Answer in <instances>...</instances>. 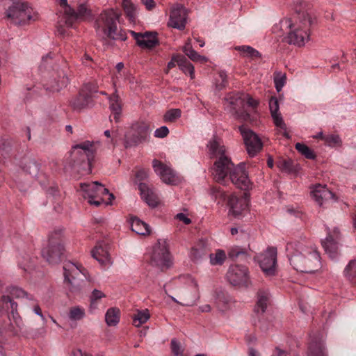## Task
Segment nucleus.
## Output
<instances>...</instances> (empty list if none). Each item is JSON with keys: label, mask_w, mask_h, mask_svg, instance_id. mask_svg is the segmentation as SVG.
<instances>
[{"label": "nucleus", "mask_w": 356, "mask_h": 356, "mask_svg": "<svg viewBox=\"0 0 356 356\" xmlns=\"http://www.w3.org/2000/svg\"><path fill=\"white\" fill-rule=\"evenodd\" d=\"M286 251L291 265L297 271L314 273L321 268L320 255L314 247L300 241L290 242Z\"/></svg>", "instance_id": "f257e3e1"}, {"label": "nucleus", "mask_w": 356, "mask_h": 356, "mask_svg": "<svg viewBox=\"0 0 356 356\" xmlns=\"http://www.w3.org/2000/svg\"><path fill=\"white\" fill-rule=\"evenodd\" d=\"M313 20L307 11L298 10L293 18L280 21V29L286 32L287 42L298 47L303 46L309 40V28Z\"/></svg>", "instance_id": "f03ea898"}, {"label": "nucleus", "mask_w": 356, "mask_h": 356, "mask_svg": "<svg viewBox=\"0 0 356 356\" xmlns=\"http://www.w3.org/2000/svg\"><path fill=\"white\" fill-rule=\"evenodd\" d=\"M229 175L232 182L242 190H248L251 186V181L245 170V165L240 163L234 167L228 156H221L217 159L212 168V175L216 181L224 180Z\"/></svg>", "instance_id": "7ed1b4c3"}, {"label": "nucleus", "mask_w": 356, "mask_h": 356, "mask_svg": "<svg viewBox=\"0 0 356 356\" xmlns=\"http://www.w3.org/2000/svg\"><path fill=\"white\" fill-rule=\"evenodd\" d=\"M121 13L115 9H107L102 11L95 22V29L98 37L102 40L125 41L127 38L126 33L118 30V22Z\"/></svg>", "instance_id": "20e7f679"}, {"label": "nucleus", "mask_w": 356, "mask_h": 356, "mask_svg": "<svg viewBox=\"0 0 356 356\" xmlns=\"http://www.w3.org/2000/svg\"><path fill=\"white\" fill-rule=\"evenodd\" d=\"M60 7L63 15L58 21V34L65 36L67 31L63 26L71 27L76 22L90 20L92 17L91 10L85 3H79L75 10L74 0H55Z\"/></svg>", "instance_id": "39448f33"}, {"label": "nucleus", "mask_w": 356, "mask_h": 356, "mask_svg": "<svg viewBox=\"0 0 356 356\" xmlns=\"http://www.w3.org/2000/svg\"><path fill=\"white\" fill-rule=\"evenodd\" d=\"M64 282L72 293L79 292L85 285L87 270L81 266L67 261L63 266Z\"/></svg>", "instance_id": "423d86ee"}, {"label": "nucleus", "mask_w": 356, "mask_h": 356, "mask_svg": "<svg viewBox=\"0 0 356 356\" xmlns=\"http://www.w3.org/2000/svg\"><path fill=\"white\" fill-rule=\"evenodd\" d=\"M94 158L93 143L86 140L77 144L72 147L71 159L73 166L78 167V170H86L87 173L91 172V163Z\"/></svg>", "instance_id": "0eeeda50"}, {"label": "nucleus", "mask_w": 356, "mask_h": 356, "mask_svg": "<svg viewBox=\"0 0 356 356\" xmlns=\"http://www.w3.org/2000/svg\"><path fill=\"white\" fill-rule=\"evenodd\" d=\"M6 17L15 25H24L37 18V13L27 3L16 2L6 11Z\"/></svg>", "instance_id": "6e6552de"}, {"label": "nucleus", "mask_w": 356, "mask_h": 356, "mask_svg": "<svg viewBox=\"0 0 356 356\" xmlns=\"http://www.w3.org/2000/svg\"><path fill=\"white\" fill-rule=\"evenodd\" d=\"M65 251L61 230H55L49 236L47 247L42 251V257L50 264L58 263Z\"/></svg>", "instance_id": "1a4fd4ad"}, {"label": "nucleus", "mask_w": 356, "mask_h": 356, "mask_svg": "<svg viewBox=\"0 0 356 356\" xmlns=\"http://www.w3.org/2000/svg\"><path fill=\"white\" fill-rule=\"evenodd\" d=\"M149 262L152 266L157 267L161 270L170 267V257L165 241L160 239L152 247Z\"/></svg>", "instance_id": "9d476101"}, {"label": "nucleus", "mask_w": 356, "mask_h": 356, "mask_svg": "<svg viewBox=\"0 0 356 356\" xmlns=\"http://www.w3.org/2000/svg\"><path fill=\"white\" fill-rule=\"evenodd\" d=\"M149 134V127L143 122L134 123L130 130L125 134L126 147L137 145L145 141Z\"/></svg>", "instance_id": "9b49d317"}, {"label": "nucleus", "mask_w": 356, "mask_h": 356, "mask_svg": "<svg viewBox=\"0 0 356 356\" xmlns=\"http://www.w3.org/2000/svg\"><path fill=\"white\" fill-rule=\"evenodd\" d=\"M262 271L266 276H273L276 272L277 249L273 247L259 254L255 257Z\"/></svg>", "instance_id": "f8f14e48"}, {"label": "nucleus", "mask_w": 356, "mask_h": 356, "mask_svg": "<svg viewBox=\"0 0 356 356\" xmlns=\"http://www.w3.org/2000/svg\"><path fill=\"white\" fill-rule=\"evenodd\" d=\"M238 129L248 154L250 156H254L262 149L263 144L261 139L254 132L244 126L239 127Z\"/></svg>", "instance_id": "ddd939ff"}, {"label": "nucleus", "mask_w": 356, "mask_h": 356, "mask_svg": "<svg viewBox=\"0 0 356 356\" xmlns=\"http://www.w3.org/2000/svg\"><path fill=\"white\" fill-rule=\"evenodd\" d=\"M327 235L325 240L321 241L325 252L332 259H337L339 255V241L341 234L338 228L327 229Z\"/></svg>", "instance_id": "4468645a"}, {"label": "nucleus", "mask_w": 356, "mask_h": 356, "mask_svg": "<svg viewBox=\"0 0 356 356\" xmlns=\"http://www.w3.org/2000/svg\"><path fill=\"white\" fill-rule=\"evenodd\" d=\"M46 78V89L51 92H58L66 86L68 82L67 77L64 72L58 68H54L49 71Z\"/></svg>", "instance_id": "2eb2a0df"}, {"label": "nucleus", "mask_w": 356, "mask_h": 356, "mask_svg": "<svg viewBox=\"0 0 356 356\" xmlns=\"http://www.w3.org/2000/svg\"><path fill=\"white\" fill-rule=\"evenodd\" d=\"M227 279L234 286H248V268L244 266L232 265L227 273Z\"/></svg>", "instance_id": "dca6fc26"}, {"label": "nucleus", "mask_w": 356, "mask_h": 356, "mask_svg": "<svg viewBox=\"0 0 356 356\" xmlns=\"http://www.w3.org/2000/svg\"><path fill=\"white\" fill-rule=\"evenodd\" d=\"M152 166L155 172L164 183L175 185L179 181L177 173L169 165L154 159L152 162Z\"/></svg>", "instance_id": "f3484780"}, {"label": "nucleus", "mask_w": 356, "mask_h": 356, "mask_svg": "<svg viewBox=\"0 0 356 356\" xmlns=\"http://www.w3.org/2000/svg\"><path fill=\"white\" fill-rule=\"evenodd\" d=\"M97 90L90 83L83 86L79 95L71 101V104L74 109L80 110L88 106L91 101L93 92Z\"/></svg>", "instance_id": "a211bd4d"}, {"label": "nucleus", "mask_w": 356, "mask_h": 356, "mask_svg": "<svg viewBox=\"0 0 356 356\" xmlns=\"http://www.w3.org/2000/svg\"><path fill=\"white\" fill-rule=\"evenodd\" d=\"M186 282L191 287V292L184 291L183 293V302L177 301L174 297L170 296L172 301L180 304L183 306H193L195 304L196 300L199 298L198 286L197 282L191 276L186 277Z\"/></svg>", "instance_id": "6ab92c4d"}, {"label": "nucleus", "mask_w": 356, "mask_h": 356, "mask_svg": "<svg viewBox=\"0 0 356 356\" xmlns=\"http://www.w3.org/2000/svg\"><path fill=\"white\" fill-rule=\"evenodd\" d=\"M186 23V10L181 5L173 7L170 12L168 25L179 30L185 28Z\"/></svg>", "instance_id": "aec40b11"}, {"label": "nucleus", "mask_w": 356, "mask_h": 356, "mask_svg": "<svg viewBox=\"0 0 356 356\" xmlns=\"http://www.w3.org/2000/svg\"><path fill=\"white\" fill-rule=\"evenodd\" d=\"M130 33L136 40L137 44L142 48L151 49L159 43L157 34L155 32L140 33L130 31Z\"/></svg>", "instance_id": "412c9836"}, {"label": "nucleus", "mask_w": 356, "mask_h": 356, "mask_svg": "<svg viewBox=\"0 0 356 356\" xmlns=\"http://www.w3.org/2000/svg\"><path fill=\"white\" fill-rule=\"evenodd\" d=\"M311 195L314 200L320 207L334 197V194L332 191L325 186L321 184L316 185L312 188Z\"/></svg>", "instance_id": "4be33fe9"}, {"label": "nucleus", "mask_w": 356, "mask_h": 356, "mask_svg": "<svg viewBox=\"0 0 356 356\" xmlns=\"http://www.w3.org/2000/svg\"><path fill=\"white\" fill-rule=\"evenodd\" d=\"M269 108L275 125L281 130L286 131V125L283 120L281 113L279 112V103L275 97H270L269 100ZM284 136L286 138L289 137L286 132H284Z\"/></svg>", "instance_id": "5701e85b"}, {"label": "nucleus", "mask_w": 356, "mask_h": 356, "mask_svg": "<svg viewBox=\"0 0 356 356\" xmlns=\"http://www.w3.org/2000/svg\"><path fill=\"white\" fill-rule=\"evenodd\" d=\"M228 206L229 207V213L234 217H238L242 211L248 207V199L245 197L238 198L234 195L228 197Z\"/></svg>", "instance_id": "b1692460"}, {"label": "nucleus", "mask_w": 356, "mask_h": 356, "mask_svg": "<svg viewBox=\"0 0 356 356\" xmlns=\"http://www.w3.org/2000/svg\"><path fill=\"white\" fill-rule=\"evenodd\" d=\"M138 189L140 192L141 197L151 207H156L159 199L152 188H149L145 183H139Z\"/></svg>", "instance_id": "393cba45"}, {"label": "nucleus", "mask_w": 356, "mask_h": 356, "mask_svg": "<svg viewBox=\"0 0 356 356\" xmlns=\"http://www.w3.org/2000/svg\"><path fill=\"white\" fill-rule=\"evenodd\" d=\"M226 101L231 106V111L236 115V118L245 120L246 118L248 117L247 113L244 114L239 111V108L244 105V99L241 97V95L235 94L229 95L226 98Z\"/></svg>", "instance_id": "a878e982"}, {"label": "nucleus", "mask_w": 356, "mask_h": 356, "mask_svg": "<svg viewBox=\"0 0 356 356\" xmlns=\"http://www.w3.org/2000/svg\"><path fill=\"white\" fill-rule=\"evenodd\" d=\"M209 154L211 158L218 159L221 156H228L226 154V149L220 138H213L207 144Z\"/></svg>", "instance_id": "bb28decb"}, {"label": "nucleus", "mask_w": 356, "mask_h": 356, "mask_svg": "<svg viewBox=\"0 0 356 356\" xmlns=\"http://www.w3.org/2000/svg\"><path fill=\"white\" fill-rule=\"evenodd\" d=\"M109 108L113 113V119L116 122L120 121L122 113V100L115 88L113 93L109 96Z\"/></svg>", "instance_id": "cd10ccee"}, {"label": "nucleus", "mask_w": 356, "mask_h": 356, "mask_svg": "<svg viewBox=\"0 0 356 356\" xmlns=\"http://www.w3.org/2000/svg\"><path fill=\"white\" fill-rule=\"evenodd\" d=\"M121 6L129 22L135 24L138 15L137 6L131 0H122Z\"/></svg>", "instance_id": "c85d7f7f"}, {"label": "nucleus", "mask_w": 356, "mask_h": 356, "mask_svg": "<svg viewBox=\"0 0 356 356\" xmlns=\"http://www.w3.org/2000/svg\"><path fill=\"white\" fill-rule=\"evenodd\" d=\"M92 256L102 266H107L111 264L108 252L102 244H99L95 247L92 250Z\"/></svg>", "instance_id": "c756f323"}, {"label": "nucleus", "mask_w": 356, "mask_h": 356, "mask_svg": "<svg viewBox=\"0 0 356 356\" xmlns=\"http://www.w3.org/2000/svg\"><path fill=\"white\" fill-rule=\"evenodd\" d=\"M270 293L268 290L260 289L257 293V301L254 308L255 312L263 314L270 304Z\"/></svg>", "instance_id": "7c9ffc66"}, {"label": "nucleus", "mask_w": 356, "mask_h": 356, "mask_svg": "<svg viewBox=\"0 0 356 356\" xmlns=\"http://www.w3.org/2000/svg\"><path fill=\"white\" fill-rule=\"evenodd\" d=\"M215 304L220 312H225L231 308L233 301L229 296L220 292L217 294L215 300Z\"/></svg>", "instance_id": "2f4dec72"}, {"label": "nucleus", "mask_w": 356, "mask_h": 356, "mask_svg": "<svg viewBox=\"0 0 356 356\" xmlns=\"http://www.w3.org/2000/svg\"><path fill=\"white\" fill-rule=\"evenodd\" d=\"M209 251V246L205 240H200L192 248L190 257L193 260H197L205 255Z\"/></svg>", "instance_id": "473e14b6"}, {"label": "nucleus", "mask_w": 356, "mask_h": 356, "mask_svg": "<svg viewBox=\"0 0 356 356\" xmlns=\"http://www.w3.org/2000/svg\"><path fill=\"white\" fill-rule=\"evenodd\" d=\"M131 230L139 235H148L151 232L150 227L137 217L131 218Z\"/></svg>", "instance_id": "72a5a7b5"}, {"label": "nucleus", "mask_w": 356, "mask_h": 356, "mask_svg": "<svg viewBox=\"0 0 356 356\" xmlns=\"http://www.w3.org/2000/svg\"><path fill=\"white\" fill-rule=\"evenodd\" d=\"M309 356H327L323 341L322 339L312 340L309 346Z\"/></svg>", "instance_id": "f704fd0d"}, {"label": "nucleus", "mask_w": 356, "mask_h": 356, "mask_svg": "<svg viewBox=\"0 0 356 356\" xmlns=\"http://www.w3.org/2000/svg\"><path fill=\"white\" fill-rule=\"evenodd\" d=\"M183 51L191 60H192L194 62L204 63H207L208 60V58L207 57L200 55L197 51H195L193 49L191 44V40H188V42L184 46Z\"/></svg>", "instance_id": "c9c22d12"}, {"label": "nucleus", "mask_w": 356, "mask_h": 356, "mask_svg": "<svg viewBox=\"0 0 356 356\" xmlns=\"http://www.w3.org/2000/svg\"><path fill=\"white\" fill-rule=\"evenodd\" d=\"M173 59L185 74H189L193 78L194 67L184 56L177 54L173 56Z\"/></svg>", "instance_id": "e433bc0d"}, {"label": "nucleus", "mask_w": 356, "mask_h": 356, "mask_svg": "<svg viewBox=\"0 0 356 356\" xmlns=\"http://www.w3.org/2000/svg\"><path fill=\"white\" fill-rule=\"evenodd\" d=\"M343 276L352 284L356 285V259H351L346 266L343 272Z\"/></svg>", "instance_id": "4c0bfd02"}, {"label": "nucleus", "mask_w": 356, "mask_h": 356, "mask_svg": "<svg viewBox=\"0 0 356 356\" xmlns=\"http://www.w3.org/2000/svg\"><path fill=\"white\" fill-rule=\"evenodd\" d=\"M97 181H94L92 183H82L80 184V187L81 191L83 192V197L85 198L88 199H95L97 198V193L96 190L97 189Z\"/></svg>", "instance_id": "58836bf2"}, {"label": "nucleus", "mask_w": 356, "mask_h": 356, "mask_svg": "<svg viewBox=\"0 0 356 356\" xmlns=\"http://www.w3.org/2000/svg\"><path fill=\"white\" fill-rule=\"evenodd\" d=\"M234 49L239 51L243 57L250 58L251 59L261 58V54L257 49L250 46H236Z\"/></svg>", "instance_id": "ea45409f"}, {"label": "nucleus", "mask_w": 356, "mask_h": 356, "mask_svg": "<svg viewBox=\"0 0 356 356\" xmlns=\"http://www.w3.org/2000/svg\"><path fill=\"white\" fill-rule=\"evenodd\" d=\"M22 168L25 172L32 176H36L39 170L37 163L29 158L24 159L22 161Z\"/></svg>", "instance_id": "a19ab883"}, {"label": "nucleus", "mask_w": 356, "mask_h": 356, "mask_svg": "<svg viewBox=\"0 0 356 356\" xmlns=\"http://www.w3.org/2000/svg\"><path fill=\"white\" fill-rule=\"evenodd\" d=\"M105 320L108 326L116 325L120 321V310L117 308H110L105 315Z\"/></svg>", "instance_id": "79ce46f5"}, {"label": "nucleus", "mask_w": 356, "mask_h": 356, "mask_svg": "<svg viewBox=\"0 0 356 356\" xmlns=\"http://www.w3.org/2000/svg\"><path fill=\"white\" fill-rule=\"evenodd\" d=\"M150 318V314L147 309L137 311V313L133 316V324L136 327H140L146 323Z\"/></svg>", "instance_id": "37998d69"}, {"label": "nucleus", "mask_w": 356, "mask_h": 356, "mask_svg": "<svg viewBox=\"0 0 356 356\" xmlns=\"http://www.w3.org/2000/svg\"><path fill=\"white\" fill-rule=\"evenodd\" d=\"M6 293L11 296L13 298H26L29 300H33L32 296H29L25 291L16 286L7 288Z\"/></svg>", "instance_id": "c03bdc74"}, {"label": "nucleus", "mask_w": 356, "mask_h": 356, "mask_svg": "<svg viewBox=\"0 0 356 356\" xmlns=\"http://www.w3.org/2000/svg\"><path fill=\"white\" fill-rule=\"evenodd\" d=\"M85 316V309L79 306L72 307L69 309L68 317L71 321L81 320Z\"/></svg>", "instance_id": "a18cd8bd"}, {"label": "nucleus", "mask_w": 356, "mask_h": 356, "mask_svg": "<svg viewBox=\"0 0 356 356\" xmlns=\"http://www.w3.org/2000/svg\"><path fill=\"white\" fill-rule=\"evenodd\" d=\"M209 259L211 265H222L226 259V254L223 250H218L215 254H209Z\"/></svg>", "instance_id": "49530a36"}, {"label": "nucleus", "mask_w": 356, "mask_h": 356, "mask_svg": "<svg viewBox=\"0 0 356 356\" xmlns=\"http://www.w3.org/2000/svg\"><path fill=\"white\" fill-rule=\"evenodd\" d=\"M296 149L302 155L305 156L308 159H314L316 155L314 152L306 145L298 143L296 144Z\"/></svg>", "instance_id": "de8ad7c7"}, {"label": "nucleus", "mask_w": 356, "mask_h": 356, "mask_svg": "<svg viewBox=\"0 0 356 356\" xmlns=\"http://www.w3.org/2000/svg\"><path fill=\"white\" fill-rule=\"evenodd\" d=\"M181 110L179 108H172L165 112L163 115L165 122H172L180 118Z\"/></svg>", "instance_id": "09e8293b"}, {"label": "nucleus", "mask_w": 356, "mask_h": 356, "mask_svg": "<svg viewBox=\"0 0 356 356\" xmlns=\"http://www.w3.org/2000/svg\"><path fill=\"white\" fill-rule=\"evenodd\" d=\"M325 143L330 147L340 146L341 144V140L338 135L336 134H328L323 137Z\"/></svg>", "instance_id": "8fccbe9b"}, {"label": "nucleus", "mask_w": 356, "mask_h": 356, "mask_svg": "<svg viewBox=\"0 0 356 356\" xmlns=\"http://www.w3.org/2000/svg\"><path fill=\"white\" fill-rule=\"evenodd\" d=\"M286 77L284 74L279 72L275 74L274 78V83L277 92H280L286 83Z\"/></svg>", "instance_id": "3c124183"}, {"label": "nucleus", "mask_w": 356, "mask_h": 356, "mask_svg": "<svg viewBox=\"0 0 356 356\" xmlns=\"http://www.w3.org/2000/svg\"><path fill=\"white\" fill-rule=\"evenodd\" d=\"M212 195L215 197L216 200H218V204L220 202H223L227 199V194L221 188L214 187L212 188Z\"/></svg>", "instance_id": "603ef678"}, {"label": "nucleus", "mask_w": 356, "mask_h": 356, "mask_svg": "<svg viewBox=\"0 0 356 356\" xmlns=\"http://www.w3.org/2000/svg\"><path fill=\"white\" fill-rule=\"evenodd\" d=\"M105 297L104 293L97 289H95L90 296L91 305H95L101 298Z\"/></svg>", "instance_id": "864d4df0"}, {"label": "nucleus", "mask_w": 356, "mask_h": 356, "mask_svg": "<svg viewBox=\"0 0 356 356\" xmlns=\"http://www.w3.org/2000/svg\"><path fill=\"white\" fill-rule=\"evenodd\" d=\"M169 134V130L167 127L162 126L156 129L154 131V136L159 138H163L167 136Z\"/></svg>", "instance_id": "5fc2aeb1"}, {"label": "nucleus", "mask_w": 356, "mask_h": 356, "mask_svg": "<svg viewBox=\"0 0 356 356\" xmlns=\"http://www.w3.org/2000/svg\"><path fill=\"white\" fill-rule=\"evenodd\" d=\"M148 177V172L145 169H140L136 173V179L137 181L142 183L141 181H145Z\"/></svg>", "instance_id": "6e6d98bb"}, {"label": "nucleus", "mask_w": 356, "mask_h": 356, "mask_svg": "<svg viewBox=\"0 0 356 356\" xmlns=\"http://www.w3.org/2000/svg\"><path fill=\"white\" fill-rule=\"evenodd\" d=\"M171 349L172 353L176 356H178L182 353L179 346V343L175 339H173L171 341Z\"/></svg>", "instance_id": "4d7b16f0"}, {"label": "nucleus", "mask_w": 356, "mask_h": 356, "mask_svg": "<svg viewBox=\"0 0 356 356\" xmlns=\"http://www.w3.org/2000/svg\"><path fill=\"white\" fill-rule=\"evenodd\" d=\"M104 136L107 138H111V140H110V143L112 145L113 147L115 146V144L116 143V133L115 132H111L109 130H106L104 131ZM108 143H109V141H108Z\"/></svg>", "instance_id": "13d9d810"}, {"label": "nucleus", "mask_w": 356, "mask_h": 356, "mask_svg": "<svg viewBox=\"0 0 356 356\" xmlns=\"http://www.w3.org/2000/svg\"><path fill=\"white\" fill-rule=\"evenodd\" d=\"M219 77L221 79V83L218 84V87L219 89H222V88L225 87L227 84V74L224 71L219 72Z\"/></svg>", "instance_id": "bf43d9fd"}, {"label": "nucleus", "mask_w": 356, "mask_h": 356, "mask_svg": "<svg viewBox=\"0 0 356 356\" xmlns=\"http://www.w3.org/2000/svg\"><path fill=\"white\" fill-rule=\"evenodd\" d=\"M175 218L182 221L185 225H189L191 222V220L183 213H179L175 216Z\"/></svg>", "instance_id": "052dcab7"}, {"label": "nucleus", "mask_w": 356, "mask_h": 356, "mask_svg": "<svg viewBox=\"0 0 356 356\" xmlns=\"http://www.w3.org/2000/svg\"><path fill=\"white\" fill-rule=\"evenodd\" d=\"M10 309H11V313L13 316L14 318H19L18 314H17V303L13 300L10 302Z\"/></svg>", "instance_id": "680f3d73"}, {"label": "nucleus", "mask_w": 356, "mask_h": 356, "mask_svg": "<svg viewBox=\"0 0 356 356\" xmlns=\"http://www.w3.org/2000/svg\"><path fill=\"white\" fill-rule=\"evenodd\" d=\"M245 253V251L240 250L238 248H235V249L232 250L229 252V256L231 258L234 259V258L239 257L241 254H244Z\"/></svg>", "instance_id": "e2e57ef3"}, {"label": "nucleus", "mask_w": 356, "mask_h": 356, "mask_svg": "<svg viewBox=\"0 0 356 356\" xmlns=\"http://www.w3.org/2000/svg\"><path fill=\"white\" fill-rule=\"evenodd\" d=\"M143 4L145 6V8L150 10L155 7V3L154 0H141Z\"/></svg>", "instance_id": "0e129e2a"}, {"label": "nucleus", "mask_w": 356, "mask_h": 356, "mask_svg": "<svg viewBox=\"0 0 356 356\" xmlns=\"http://www.w3.org/2000/svg\"><path fill=\"white\" fill-rule=\"evenodd\" d=\"M33 312L38 315L43 321H46V318L44 316V315L42 314V310H41V308L40 307V306L38 305H35L34 307H33Z\"/></svg>", "instance_id": "69168bd1"}, {"label": "nucleus", "mask_w": 356, "mask_h": 356, "mask_svg": "<svg viewBox=\"0 0 356 356\" xmlns=\"http://www.w3.org/2000/svg\"><path fill=\"white\" fill-rule=\"evenodd\" d=\"M71 356H92V355L87 352H83L81 350L78 349V350L73 351Z\"/></svg>", "instance_id": "338daca9"}, {"label": "nucleus", "mask_w": 356, "mask_h": 356, "mask_svg": "<svg viewBox=\"0 0 356 356\" xmlns=\"http://www.w3.org/2000/svg\"><path fill=\"white\" fill-rule=\"evenodd\" d=\"M10 143L3 139L0 140V149L6 151L10 147Z\"/></svg>", "instance_id": "774afa93"}]
</instances>
